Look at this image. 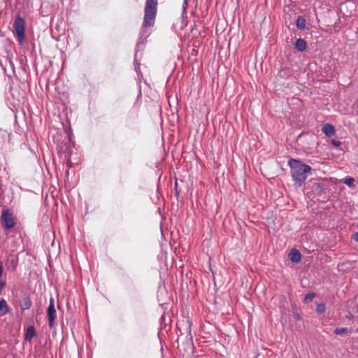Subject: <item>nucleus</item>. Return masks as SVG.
I'll return each mask as SVG.
<instances>
[{"instance_id":"obj_10","label":"nucleus","mask_w":358,"mask_h":358,"mask_svg":"<svg viewBox=\"0 0 358 358\" xmlns=\"http://www.w3.org/2000/svg\"><path fill=\"white\" fill-rule=\"evenodd\" d=\"M36 336V331L33 326L27 328L25 333V340L30 341Z\"/></svg>"},{"instance_id":"obj_18","label":"nucleus","mask_w":358,"mask_h":358,"mask_svg":"<svg viewBox=\"0 0 358 358\" xmlns=\"http://www.w3.org/2000/svg\"><path fill=\"white\" fill-rule=\"evenodd\" d=\"M6 283L0 280V292L5 287Z\"/></svg>"},{"instance_id":"obj_20","label":"nucleus","mask_w":358,"mask_h":358,"mask_svg":"<svg viewBox=\"0 0 358 358\" xmlns=\"http://www.w3.org/2000/svg\"><path fill=\"white\" fill-rule=\"evenodd\" d=\"M3 264L1 262H0V278L1 277V275L3 274Z\"/></svg>"},{"instance_id":"obj_21","label":"nucleus","mask_w":358,"mask_h":358,"mask_svg":"<svg viewBox=\"0 0 358 358\" xmlns=\"http://www.w3.org/2000/svg\"><path fill=\"white\" fill-rule=\"evenodd\" d=\"M187 1L188 0H184V6H187Z\"/></svg>"},{"instance_id":"obj_17","label":"nucleus","mask_w":358,"mask_h":358,"mask_svg":"<svg viewBox=\"0 0 358 358\" xmlns=\"http://www.w3.org/2000/svg\"><path fill=\"white\" fill-rule=\"evenodd\" d=\"M331 143L336 147L339 146L341 144V141L337 140H332Z\"/></svg>"},{"instance_id":"obj_15","label":"nucleus","mask_w":358,"mask_h":358,"mask_svg":"<svg viewBox=\"0 0 358 358\" xmlns=\"http://www.w3.org/2000/svg\"><path fill=\"white\" fill-rule=\"evenodd\" d=\"M325 310H326V307H325L324 303H318L317 305V307H316L317 313L322 314L325 311Z\"/></svg>"},{"instance_id":"obj_8","label":"nucleus","mask_w":358,"mask_h":358,"mask_svg":"<svg viewBox=\"0 0 358 358\" xmlns=\"http://www.w3.org/2000/svg\"><path fill=\"white\" fill-rule=\"evenodd\" d=\"M289 259L293 262H299L301 261V254L296 249H292L289 254Z\"/></svg>"},{"instance_id":"obj_3","label":"nucleus","mask_w":358,"mask_h":358,"mask_svg":"<svg viewBox=\"0 0 358 358\" xmlns=\"http://www.w3.org/2000/svg\"><path fill=\"white\" fill-rule=\"evenodd\" d=\"M25 22L23 18H22L20 15H17L15 17L13 29L15 30V33L16 34V37L17 41L22 44L24 41V30H25Z\"/></svg>"},{"instance_id":"obj_7","label":"nucleus","mask_w":358,"mask_h":358,"mask_svg":"<svg viewBox=\"0 0 358 358\" xmlns=\"http://www.w3.org/2000/svg\"><path fill=\"white\" fill-rule=\"evenodd\" d=\"M20 308L22 310L29 309L32 304L30 297L27 295L24 296L20 302Z\"/></svg>"},{"instance_id":"obj_2","label":"nucleus","mask_w":358,"mask_h":358,"mask_svg":"<svg viewBox=\"0 0 358 358\" xmlns=\"http://www.w3.org/2000/svg\"><path fill=\"white\" fill-rule=\"evenodd\" d=\"M157 10V0H146L143 27H150L155 24Z\"/></svg>"},{"instance_id":"obj_11","label":"nucleus","mask_w":358,"mask_h":358,"mask_svg":"<svg viewBox=\"0 0 358 358\" xmlns=\"http://www.w3.org/2000/svg\"><path fill=\"white\" fill-rule=\"evenodd\" d=\"M306 47H307L306 42L303 39L299 38L296 41L295 48L299 51H301V52L304 51L306 49Z\"/></svg>"},{"instance_id":"obj_9","label":"nucleus","mask_w":358,"mask_h":358,"mask_svg":"<svg viewBox=\"0 0 358 358\" xmlns=\"http://www.w3.org/2000/svg\"><path fill=\"white\" fill-rule=\"evenodd\" d=\"M9 312L8 306L4 299H0V314L6 315Z\"/></svg>"},{"instance_id":"obj_13","label":"nucleus","mask_w":358,"mask_h":358,"mask_svg":"<svg viewBox=\"0 0 358 358\" xmlns=\"http://www.w3.org/2000/svg\"><path fill=\"white\" fill-rule=\"evenodd\" d=\"M344 184L350 187H355V179L352 177H347L341 180Z\"/></svg>"},{"instance_id":"obj_12","label":"nucleus","mask_w":358,"mask_h":358,"mask_svg":"<svg viewBox=\"0 0 358 358\" xmlns=\"http://www.w3.org/2000/svg\"><path fill=\"white\" fill-rule=\"evenodd\" d=\"M306 20L301 16L298 17L296 22V27L299 29H303L306 27Z\"/></svg>"},{"instance_id":"obj_5","label":"nucleus","mask_w":358,"mask_h":358,"mask_svg":"<svg viewBox=\"0 0 358 358\" xmlns=\"http://www.w3.org/2000/svg\"><path fill=\"white\" fill-rule=\"evenodd\" d=\"M47 315L50 328H55L56 326L55 319L57 317V313L55 308L54 299L52 297H51L50 300V304L47 310Z\"/></svg>"},{"instance_id":"obj_16","label":"nucleus","mask_w":358,"mask_h":358,"mask_svg":"<svg viewBox=\"0 0 358 358\" xmlns=\"http://www.w3.org/2000/svg\"><path fill=\"white\" fill-rule=\"evenodd\" d=\"M315 294L314 293H308L304 297L303 301L305 303H308L310 301H312L313 300V299L315 298Z\"/></svg>"},{"instance_id":"obj_4","label":"nucleus","mask_w":358,"mask_h":358,"mask_svg":"<svg viewBox=\"0 0 358 358\" xmlns=\"http://www.w3.org/2000/svg\"><path fill=\"white\" fill-rule=\"evenodd\" d=\"M1 220L2 224L8 229L13 228L15 225L13 213L9 209L3 210Z\"/></svg>"},{"instance_id":"obj_14","label":"nucleus","mask_w":358,"mask_h":358,"mask_svg":"<svg viewBox=\"0 0 358 358\" xmlns=\"http://www.w3.org/2000/svg\"><path fill=\"white\" fill-rule=\"evenodd\" d=\"M334 332L336 335H343L348 332V329L346 327L336 328Z\"/></svg>"},{"instance_id":"obj_6","label":"nucleus","mask_w":358,"mask_h":358,"mask_svg":"<svg viewBox=\"0 0 358 358\" xmlns=\"http://www.w3.org/2000/svg\"><path fill=\"white\" fill-rule=\"evenodd\" d=\"M322 131L326 136L329 137L334 136L336 132L334 127L329 123L323 125Z\"/></svg>"},{"instance_id":"obj_1","label":"nucleus","mask_w":358,"mask_h":358,"mask_svg":"<svg viewBox=\"0 0 358 358\" xmlns=\"http://www.w3.org/2000/svg\"><path fill=\"white\" fill-rule=\"evenodd\" d=\"M290 167V173L294 184L301 187L310 173L312 168L303 163L301 161L291 158L288 161Z\"/></svg>"},{"instance_id":"obj_19","label":"nucleus","mask_w":358,"mask_h":358,"mask_svg":"<svg viewBox=\"0 0 358 358\" xmlns=\"http://www.w3.org/2000/svg\"><path fill=\"white\" fill-rule=\"evenodd\" d=\"M353 238L358 243V231L354 234Z\"/></svg>"}]
</instances>
